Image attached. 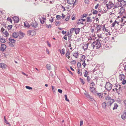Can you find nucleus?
<instances>
[{
  "mask_svg": "<svg viewBox=\"0 0 126 126\" xmlns=\"http://www.w3.org/2000/svg\"><path fill=\"white\" fill-rule=\"evenodd\" d=\"M105 99L108 101L107 102V107L110 108L111 104L114 102V100L113 99H112L111 98L109 97V95H108L107 97H105Z\"/></svg>",
  "mask_w": 126,
  "mask_h": 126,
  "instance_id": "1",
  "label": "nucleus"
},
{
  "mask_svg": "<svg viewBox=\"0 0 126 126\" xmlns=\"http://www.w3.org/2000/svg\"><path fill=\"white\" fill-rule=\"evenodd\" d=\"M112 85L109 82H107L106 83L105 85L106 89L109 91L111 90L112 88Z\"/></svg>",
  "mask_w": 126,
  "mask_h": 126,
  "instance_id": "2",
  "label": "nucleus"
},
{
  "mask_svg": "<svg viewBox=\"0 0 126 126\" xmlns=\"http://www.w3.org/2000/svg\"><path fill=\"white\" fill-rule=\"evenodd\" d=\"M90 91L94 94H101L100 93H97V92L96 91V88H94L93 87H90Z\"/></svg>",
  "mask_w": 126,
  "mask_h": 126,
  "instance_id": "3",
  "label": "nucleus"
},
{
  "mask_svg": "<svg viewBox=\"0 0 126 126\" xmlns=\"http://www.w3.org/2000/svg\"><path fill=\"white\" fill-rule=\"evenodd\" d=\"M102 106L103 108L105 109H106L107 107H108L109 108V110L108 109V110H106L107 111L109 112V111H110V108H109V107H107V102H104L102 104Z\"/></svg>",
  "mask_w": 126,
  "mask_h": 126,
  "instance_id": "4",
  "label": "nucleus"
},
{
  "mask_svg": "<svg viewBox=\"0 0 126 126\" xmlns=\"http://www.w3.org/2000/svg\"><path fill=\"white\" fill-rule=\"evenodd\" d=\"M6 46L4 44H2L1 47H0V50L2 52H4L6 48Z\"/></svg>",
  "mask_w": 126,
  "mask_h": 126,
  "instance_id": "5",
  "label": "nucleus"
},
{
  "mask_svg": "<svg viewBox=\"0 0 126 126\" xmlns=\"http://www.w3.org/2000/svg\"><path fill=\"white\" fill-rule=\"evenodd\" d=\"M38 26L37 23L36 21L32 22L30 24V26L34 28H36Z\"/></svg>",
  "mask_w": 126,
  "mask_h": 126,
  "instance_id": "6",
  "label": "nucleus"
},
{
  "mask_svg": "<svg viewBox=\"0 0 126 126\" xmlns=\"http://www.w3.org/2000/svg\"><path fill=\"white\" fill-rule=\"evenodd\" d=\"M110 1L109 4H106V6L107 7V9H110L112 8L114 5L113 3H110Z\"/></svg>",
  "mask_w": 126,
  "mask_h": 126,
  "instance_id": "7",
  "label": "nucleus"
},
{
  "mask_svg": "<svg viewBox=\"0 0 126 126\" xmlns=\"http://www.w3.org/2000/svg\"><path fill=\"white\" fill-rule=\"evenodd\" d=\"M19 35L18 36L19 38V39H22L24 36L25 33L20 31L18 32Z\"/></svg>",
  "mask_w": 126,
  "mask_h": 126,
  "instance_id": "8",
  "label": "nucleus"
},
{
  "mask_svg": "<svg viewBox=\"0 0 126 126\" xmlns=\"http://www.w3.org/2000/svg\"><path fill=\"white\" fill-rule=\"evenodd\" d=\"M19 35V33L18 32H14L12 34V36L14 38H17Z\"/></svg>",
  "mask_w": 126,
  "mask_h": 126,
  "instance_id": "9",
  "label": "nucleus"
},
{
  "mask_svg": "<svg viewBox=\"0 0 126 126\" xmlns=\"http://www.w3.org/2000/svg\"><path fill=\"white\" fill-rule=\"evenodd\" d=\"M13 19L15 23H17L19 21V18L17 16H14L13 17Z\"/></svg>",
  "mask_w": 126,
  "mask_h": 126,
  "instance_id": "10",
  "label": "nucleus"
},
{
  "mask_svg": "<svg viewBox=\"0 0 126 126\" xmlns=\"http://www.w3.org/2000/svg\"><path fill=\"white\" fill-rule=\"evenodd\" d=\"M125 78V76L123 74H120L119 75V78L120 80L122 81Z\"/></svg>",
  "mask_w": 126,
  "mask_h": 126,
  "instance_id": "11",
  "label": "nucleus"
},
{
  "mask_svg": "<svg viewBox=\"0 0 126 126\" xmlns=\"http://www.w3.org/2000/svg\"><path fill=\"white\" fill-rule=\"evenodd\" d=\"M86 97L87 98L89 101H93L94 100L93 99L92 97L90 96V95H86Z\"/></svg>",
  "mask_w": 126,
  "mask_h": 126,
  "instance_id": "12",
  "label": "nucleus"
},
{
  "mask_svg": "<svg viewBox=\"0 0 126 126\" xmlns=\"http://www.w3.org/2000/svg\"><path fill=\"white\" fill-rule=\"evenodd\" d=\"M7 65L4 63H0V67L3 69H5L6 68Z\"/></svg>",
  "mask_w": 126,
  "mask_h": 126,
  "instance_id": "13",
  "label": "nucleus"
},
{
  "mask_svg": "<svg viewBox=\"0 0 126 126\" xmlns=\"http://www.w3.org/2000/svg\"><path fill=\"white\" fill-rule=\"evenodd\" d=\"M97 27H96V29L97 31H96L97 32H98L101 29L102 25H96Z\"/></svg>",
  "mask_w": 126,
  "mask_h": 126,
  "instance_id": "14",
  "label": "nucleus"
},
{
  "mask_svg": "<svg viewBox=\"0 0 126 126\" xmlns=\"http://www.w3.org/2000/svg\"><path fill=\"white\" fill-rule=\"evenodd\" d=\"M97 44H96V47L97 49L100 48L101 46V45L100 42H99L97 41Z\"/></svg>",
  "mask_w": 126,
  "mask_h": 126,
  "instance_id": "15",
  "label": "nucleus"
},
{
  "mask_svg": "<svg viewBox=\"0 0 126 126\" xmlns=\"http://www.w3.org/2000/svg\"><path fill=\"white\" fill-rule=\"evenodd\" d=\"M80 29L79 28H75V33L77 34L79 33V32Z\"/></svg>",
  "mask_w": 126,
  "mask_h": 126,
  "instance_id": "16",
  "label": "nucleus"
},
{
  "mask_svg": "<svg viewBox=\"0 0 126 126\" xmlns=\"http://www.w3.org/2000/svg\"><path fill=\"white\" fill-rule=\"evenodd\" d=\"M24 26L28 28L30 27V25L28 22H24Z\"/></svg>",
  "mask_w": 126,
  "mask_h": 126,
  "instance_id": "17",
  "label": "nucleus"
},
{
  "mask_svg": "<svg viewBox=\"0 0 126 126\" xmlns=\"http://www.w3.org/2000/svg\"><path fill=\"white\" fill-rule=\"evenodd\" d=\"M85 56L84 55H82L81 56V58L80 59V61H81L83 62L85 61Z\"/></svg>",
  "mask_w": 126,
  "mask_h": 126,
  "instance_id": "18",
  "label": "nucleus"
},
{
  "mask_svg": "<svg viewBox=\"0 0 126 126\" xmlns=\"http://www.w3.org/2000/svg\"><path fill=\"white\" fill-rule=\"evenodd\" d=\"M3 37L2 38L0 37V42L1 43H4L6 42L5 39L3 38Z\"/></svg>",
  "mask_w": 126,
  "mask_h": 126,
  "instance_id": "19",
  "label": "nucleus"
},
{
  "mask_svg": "<svg viewBox=\"0 0 126 126\" xmlns=\"http://www.w3.org/2000/svg\"><path fill=\"white\" fill-rule=\"evenodd\" d=\"M65 49L64 48H63L61 50L60 49H59V50L60 51V53L62 55H64L65 54Z\"/></svg>",
  "mask_w": 126,
  "mask_h": 126,
  "instance_id": "20",
  "label": "nucleus"
},
{
  "mask_svg": "<svg viewBox=\"0 0 126 126\" xmlns=\"http://www.w3.org/2000/svg\"><path fill=\"white\" fill-rule=\"evenodd\" d=\"M47 69L49 70H51V67L50 65L49 64H47L46 65Z\"/></svg>",
  "mask_w": 126,
  "mask_h": 126,
  "instance_id": "21",
  "label": "nucleus"
},
{
  "mask_svg": "<svg viewBox=\"0 0 126 126\" xmlns=\"http://www.w3.org/2000/svg\"><path fill=\"white\" fill-rule=\"evenodd\" d=\"M74 0H67V3L69 4H72L73 3Z\"/></svg>",
  "mask_w": 126,
  "mask_h": 126,
  "instance_id": "22",
  "label": "nucleus"
},
{
  "mask_svg": "<svg viewBox=\"0 0 126 126\" xmlns=\"http://www.w3.org/2000/svg\"><path fill=\"white\" fill-rule=\"evenodd\" d=\"M9 40L11 43H15L16 42V40L13 39H12L11 38H9Z\"/></svg>",
  "mask_w": 126,
  "mask_h": 126,
  "instance_id": "23",
  "label": "nucleus"
},
{
  "mask_svg": "<svg viewBox=\"0 0 126 126\" xmlns=\"http://www.w3.org/2000/svg\"><path fill=\"white\" fill-rule=\"evenodd\" d=\"M118 107V105L116 103L114 104V106L112 109L113 110H114L115 109H116Z\"/></svg>",
  "mask_w": 126,
  "mask_h": 126,
  "instance_id": "24",
  "label": "nucleus"
},
{
  "mask_svg": "<svg viewBox=\"0 0 126 126\" xmlns=\"http://www.w3.org/2000/svg\"><path fill=\"white\" fill-rule=\"evenodd\" d=\"M79 54L78 52H77L75 53H73V56L75 57L76 58H77L78 55Z\"/></svg>",
  "mask_w": 126,
  "mask_h": 126,
  "instance_id": "25",
  "label": "nucleus"
},
{
  "mask_svg": "<svg viewBox=\"0 0 126 126\" xmlns=\"http://www.w3.org/2000/svg\"><path fill=\"white\" fill-rule=\"evenodd\" d=\"M51 87H52V88L53 90V92L54 94H55L56 91H57V90H56V89L55 88H54V87L52 86H51Z\"/></svg>",
  "mask_w": 126,
  "mask_h": 126,
  "instance_id": "26",
  "label": "nucleus"
},
{
  "mask_svg": "<svg viewBox=\"0 0 126 126\" xmlns=\"http://www.w3.org/2000/svg\"><path fill=\"white\" fill-rule=\"evenodd\" d=\"M88 47V45L87 44L85 45L83 47V48L84 50L87 49Z\"/></svg>",
  "mask_w": 126,
  "mask_h": 126,
  "instance_id": "27",
  "label": "nucleus"
},
{
  "mask_svg": "<svg viewBox=\"0 0 126 126\" xmlns=\"http://www.w3.org/2000/svg\"><path fill=\"white\" fill-rule=\"evenodd\" d=\"M87 22H91L92 21V20L91 19V17H87Z\"/></svg>",
  "mask_w": 126,
  "mask_h": 126,
  "instance_id": "28",
  "label": "nucleus"
},
{
  "mask_svg": "<svg viewBox=\"0 0 126 126\" xmlns=\"http://www.w3.org/2000/svg\"><path fill=\"white\" fill-rule=\"evenodd\" d=\"M121 118L123 120H125L126 118V115L123 114L121 115Z\"/></svg>",
  "mask_w": 126,
  "mask_h": 126,
  "instance_id": "29",
  "label": "nucleus"
},
{
  "mask_svg": "<svg viewBox=\"0 0 126 126\" xmlns=\"http://www.w3.org/2000/svg\"><path fill=\"white\" fill-rule=\"evenodd\" d=\"M70 54V53L69 52V50L68 49L65 54V56L66 57H67V56H69Z\"/></svg>",
  "mask_w": 126,
  "mask_h": 126,
  "instance_id": "30",
  "label": "nucleus"
},
{
  "mask_svg": "<svg viewBox=\"0 0 126 126\" xmlns=\"http://www.w3.org/2000/svg\"><path fill=\"white\" fill-rule=\"evenodd\" d=\"M62 17V16L59 15H57L56 16V17L57 19L59 20Z\"/></svg>",
  "mask_w": 126,
  "mask_h": 126,
  "instance_id": "31",
  "label": "nucleus"
},
{
  "mask_svg": "<svg viewBox=\"0 0 126 126\" xmlns=\"http://www.w3.org/2000/svg\"><path fill=\"white\" fill-rule=\"evenodd\" d=\"M91 80V79L90 78V77L89 76H88L87 77V82L88 83H90Z\"/></svg>",
  "mask_w": 126,
  "mask_h": 126,
  "instance_id": "32",
  "label": "nucleus"
},
{
  "mask_svg": "<svg viewBox=\"0 0 126 126\" xmlns=\"http://www.w3.org/2000/svg\"><path fill=\"white\" fill-rule=\"evenodd\" d=\"M34 32V31H33L29 30L27 32V33L28 34H29V36L30 35H31L32 32Z\"/></svg>",
  "mask_w": 126,
  "mask_h": 126,
  "instance_id": "33",
  "label": "nucleus"
},
{
  "mask_svg": "<svg viewBox=\"0 0 126 126\" xmlns=\"http://www.w3.org/2000/svg\"><path fill=\"white\" fill-rule=\"evenodd\" d=\"M3 33H4L6 36V37H7L9 34L8 32L6 31L5 32H3Z\"/></svg>",
  "mask_w": 126,
  "mask_h": 126,
  "instance_id": "34",
  "label": "nucleus"
},
{
  "mask_svg": "<svg viewBox=\"0 0 126 126\" xmlns=\"http://www.w3.org/2000/svg\"><path fill=\"white\" fill-rule=\"evenodd\" d=\"M65 100L69 102V100L68 99V97H67V95H64Z\"/></svg>",
  "mask_w": 126,
  "mask_h": 126,
  "instance_id": "35",
  "label": "nucleus"
},
{
  "mask_svg": "<svg viewBox=\"0 0 126 126\" xmlns=\"http://www.w3.org/2000/svg\"><path fill=\"white\" fill-rule=\"evenodd\" d=\"M81 63H80L79 62H78L77 64V67L78 69H79L80 67L81 66Z\"/></svg>",
  "mask_w": 126,
  "mask_h": 126,
  "instance_id": "36",
  "label": "nucleus"
},
{
  "mask_svg": "<svg viewBox=\"0 0 126 126\" xmlns=\"http://www.w3.org/2000/svg\"><path fill=\"white\" fill-rule=\"evenodd\" d=\"M95 42H93V43H92L91 47L93 48V49L94 48V47L95 46L94 45V43H95Z\"/></svg>",
  "mask_w": 126,
  "mask_h": 126,
  "instance_id": "37",
  "label": "nucleus"
},
{
  "mask_svg": "<svg viewBox=\"0 0 126 126\" xmlns=\"http://www.w3.org/2000/svg\"><path fill=\"white\" fill-rule=\"evenodd\" d=\"M78 74L80 76H81L82 75L81 72L80 71L79 69H78Z\"/></svg>",
  "mask_w": 126,
  "mask_h": 126,
  "instance_id": "38",
  "label": "nucleus"
},
{
  "mask_svg": "<svg viewBox=\"0 0 126 126\" xmlns=\"http://www.w3.org/2000/svg\"><path fill=\"white\" fill-rule=\"evenodd\" d=\"M87 16V14H83L82 15H81L80 16L81 18H83L84 17H86Z\"/></svg>",
  "mask_w": 126,
  "mask_h": 126,
  "instance_id": "39",
  "label": "nucleus"
},
{
  "mask_svg": "<svg viewBox=\"0 0 126 126\" xmlns=\"http://www.w3.org/2000/svg\"><path fill=\"white\" fill-rule=\"evenodd\" d=\"M8 43L9 44L10 46L11 47H14V46L13 44V43H11L10 42H9Z\"/></svg>",
  "mask_w": 126,
  "mask_h": 126,
  "instance_id": "40",
  "label": "nucleus"
},
{
  "mask_svg": "<svg viewBox=\"0 0 126 126\" xmlns=\"http://www.w3.org/2000/svg\"><path fill=\"white\" fill-rule=\"evenodd\" d=\"M70 63L72 64L75 65L76 64V62L75 60H74L71 61Z\"/></svg>",
  "mask_w": 126,
  "mask_h": 126,
  "instance_id": "41",
  "label": "nucleus"
},
{
  "mask_svg": "<svg viewBox=\"0 0 126 126\" xmlns=\"http://www.w3.org/2000/svg\"><path fill=\"white\" fill-rule=\"evenodd\" d=\"M45 26L48 29L50 28L51 27V25L50 24H49V25H48L47 24H46V25Z\"/></svg>",
  "mask_w": 126,
  "mask_h": 126,
  "instance_id": "42",
  "label": "nucleus"
},
{
  "mask_svg": "<svg viewBox=\"0 0 126 126\" xmlns=\"http://www.w3.org/2000/svg\"><path fill=\"white\" fill-rule=\"evenodd\" d=\"M93 10L94 11L93 12V14H96L98 13V11L96 10H95L94 9H93Z\"/></svg>",
  "mask_w": 126,
  "mask_h": 126,
  "instance_id": "43",
  "label": "nucleus"
},
{
  "mask_svg": "<svg viewBox=\"0 0 126 126\" xmlns=\"http://www.w3.org/2000/svg\"><path fill=\"white\" fill-rule=\"evenodd\" d=\"M70 18V16H66V18L65 19V20L66 21H68L69 20Z\"/></svg>",
  "mask_w": 126,
  "mask_h": 126,
  "instance_id": "44",
  "label": "nucleus"
},
{
  "mask_svg": "<svg viewBox=\"0 0 126 126\" xmlns=\"http://www.w3.org/2000/svg\"><path fill=\"white\" fill-rule=\"evenodd\" d=\"M12 26H13L12 25H9L8 26V27L7 28L8 29V30H11L12 28Z\"/></svg>",
  "mask_w": 126,
  "mask_h": 126,
  "instance_id": "45",
  "label": "nucleus"
},
{
  "mask_svg": "<svg viewBox=\"0 0 126 126\" xmlns=\"http://www.w3.org/2000/svg\"><path fill=\"white\" fill-rule=\"evenodd\" d=\"M117 22V21L115 20V21L111 24V26L113 27H114Z\"/></svg>",
  "mask_w": 126,
  "mask_h": 126,
  "instance_id": "46",
  "label": "nucleus"
},
{
  "mask_svg": "<svg viewBox=\"0 0 126 126\" xmlns=\"http://www.w3.org/2000/svg\"><path fill=\"white\" fill-rule=\"evenodd\" d=\"M75 31V28H72L70 29V32L71 33H72L73 31Z\"/></svg>",
  "mask_w": 126,
  "mask_h": 126,
  "instance_id": "47",
  "label": "nucleus"
},
{
  "mask_svg": "<svg viewBox=\"0 0 126 126\" xmlns=\"http://www.w3.org/2000/svg\"><path fill=\"white\" fill-rule=\"evenodd\" d=\"M26 88L29 90H32V88L28 86H26Z\"/></svg>",
  "mask_w": 126,
  "mask_h": 126,
  "instance_id": "48",
  "label": "nucleus"
},
{
  "mask_svg": "<svg viewBox=\"0 0 126 126\" xmlns=\"http://www.w3.org/2000/svg\"><path fill=\"white\" fill-rule=\"evenodd\" d=\"M7 20L8 21H10L11 23H12V21L11 18L10 17H8L7 18Z\"/></svg>",
  "mask_w": 126,
  "mask_h": 126,
  "instance_id": "49",
  "label": "nucleus"
},
{
  "mask_svg": "<svg viewBox=\"0 0 126 126\" xmlns=\"http://www.w3.org/2000/svg\"><path fill=\"white\" fill-rule=\"evenodd\" d=\"M123 80V81L122 82V84H123V85L125 84H126V80L124 79L123 80Z\"/></svg>",
  "mask_w": 126,
  "mask_h": 126,
  "instance_id": "50",
  "label": "nucleus"
},
{
  "mask_svg": "<svg viewBox=\"0 0 126 126\" xmlns=\"http://www.w3.org/2000/svg\"><path fill=\"white\" fill-rule=\"evenodd\" d=\"M79 79L80 80L81 82L83 84H84L85 83L84 81L83 80V79L81 78H80Z\"/></svg>",
  "mask_w": 126,
  "mask_h": 126,
  "instance_id": "51",
  "label": "nucleus"
},
{
  "mask_svg": "<svg viewBox=\"0 0 126 126\" xmlns=\"http://www.w3.org/2000/svg\"><path fill=\"white\" fill-rule=\"evenodd\" d=\"M83 22H78L77 23V24L78 25H79L80 24H81L82 25H83L84 24V23Z\"/></svg>",
  "mask_w": 126,
  "mask_h": 126,
  "instance_id": "52",
  "label": "nucleus"
},
{
  "mask_svg": "<svg viewBox=\"0 0 126 126\" xmlns=\"http://www.w3.org/2000/svg\"><path fill=\"white\" fill-rule=\"evenodd\" d=\"M58 92L60 93V94H62V90L60 89H59L58 90Z\"/></svg>",
  "mask_w": 126,
  "mask_h": 126,
  "instance_id": "53",
  "label": "nucleus"
},
{
  "mask_svg": "<svg viewBox=\"0 0 126 126\" xmlns=\"http://www.w3.org/2000/svg\"><path fill=\"white\" fill-rule=\"evenodd\" d=\"M61 24L60 23H59V21H57L55 24V25L57 26L58 24Z\"/></svg>",
  "mask_w": 126,
  "mask_h": 126,
  "instance_id": "54",
  "label": "nucleus"
},
{
  "mask_svg": "<svg viewBox=\"0 0 126 126\" xmlns=\"http://www.w3.org/2000/svg\"><path fill=\"white\" fill-rule=\"evenodd\" d=\"M85 2L86 4H88L89 3V1L88 0H85Z\"/></svg>",
  "mask_w": 126,
  "mask_h": 126,
  "instance_id": "55",
  "label": "nucleus"
},
{
  "mask_svg": "<svg viewBox=\"0 0 126 126\" xmlns=\"http://www.w3.org/2000/svg\"><path fill=\"white\" fill-rule=\"evenodd\" d=\"M86 64L85 63V62L84 61L82 64V65L83 66L84 68H85V66L86 65Z\"/></svg>",
  "mask_w": 126,
  "mask_h": 126,
  "instance_id": "56",
  "label": "nucleus"
},
{
  "mask_svg": "<svg viewBox=\"0 0 126 126\" xmlns=\"http://www.w3.org/2000/svg\"><path fill=\"white\" fill-rule=\"evenodd\" d=\"M51 18H52V19H50L49 20L52 23L53 21V18H52V16H51Z\"/></svg>",
  "mask_w": 126,
  "mask_h": 126,
  "instance_id": "57",
  "label": "nucleus"
},
{
  "mask_svg": "<svg viewBox=\"0 0 126 126\" xmlns=\"http://www.w3.org/2000/svg\"><path fill=\"white\" fill-rule=\"evenodd\" d=\"M47 44L48 46L49 47H51V44L49 43V42L48 41H47Z\"/></svg>",
  "mask_w": 126,
  "mask_h": 126,
  "instance_id": "58",
  "label": "nucleus"
},
{
  "mask_svg": "<svg viewBox=\"0 0 126 126\" xmlns=\"http://www.w3.org/2000/svg\"><path fill=\"white\" fill-rule=\"evenodd\" d=\"M97 70V67H95V68L93 70V73L95 71H96Z\"/></svg>",
  "mask_w": 126,
  "mask_h": 126,
  "instance_id": "59",
  "label": "nucleus"
},
{
  "mask_svg": "<svg viewBox=\"0 0 126 126\" xmlns=\"http://www.w3.org/2000/svg\"><path fill=\"white\" fill-rule=\"evenodd\" d=\"M99 5V4L98 3L96 5L95 7V9H96L97 8L98 6Z\"/></svg>",
  "mask_w": 126,
  "mask_h": 126,
  "instance_id": "60",
  "label": "nucleus"
},
{
  "mask_svg": "<svg viewBox=\"0 0 126 126\" xmlns=\"http://www.w3.org/2000/svg\"><path fill=\"white\" fill-rule=\"evenodd\" d=\"M66 31L65 32L63 30L62 31V34H65L66 33Z\"/></svg>",
  "mask_w": 126,
  "mask_h": 126,
  "instance_id": "61",
  "label": "nucleus"
},
{
  "mask_svg": "<svg viewBox=\"0 0 126 126\" xmlns=\"http://www.w3.org/2000/svg\"><path fill=\"white\" fill-rule=\"evenodd\" d=\"M40 21L41 23L42 24H43L44 22L45 21L44 20H40Z\"/></svg>",
  "mask_w": 126,
  "mask_h": 126,
  "instance_id": "62",
  "label": "nucleus"
},
{
  "mask_svg": "<svg viewBox=\"0 0 126 126\" xmlns=\"http://www.w3.org/2000/svg\"><path fill=\"white\" fill-rule=\"evenodd\" d=\"M91 84L92 85V86H93L95 84H94V82L93 81H91Z\"/></svg>",
  "mask_w": 126,
  "mask_h": 126,
  "instance_id": "63",
  "label": "nucleus"
},
{
  "mask_svg": "<svg viewBox=\"0 0 126 126\" xmlns=\"http://www.w3.org/2000/svg\"><path fill=\"white\" fill-rule=\"evenodd\" d=\"M5 29L3 27H2L1 29V31L2 32H3L4 31Z\"/></svg>",
  "mask_w": 126,
  "mask_h": 126,
  "instance_id": "64",
  "label": "nucleus"
}]
</instances>
